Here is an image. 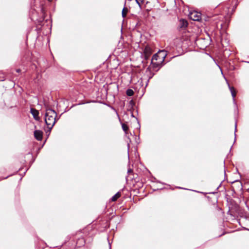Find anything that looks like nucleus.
Returning a JSON list of instances; mask_svg holds the SVG:
<instances>
[{
    "label": "nucleus",
    "instance_id": "3",
    "mask_svg": "<svg viewBox=\"0 0 249 249\" xmlns=\"http://www.w3.org/2000/svg\"><path fill=\"white\" fill-rule=\"evenodd\" d=\"M227 83L228 84L229 89H230V91L231 92V96H232V99H233V102L234 104L236 105V104L235 100V97L236 96V91H235V90L234 88L233 87H231L230 86V84H229V83L227 81Z\"/></svg>",
    "mask_w": 249,
    "mask_h": 249
},
{
    "label": "nucleus",
    "instance_id": "11",
    "mask_svg": "<svg viewBox=\"0 0 249 249\" xmlns=\"http://www.w3.org/2000/svg\"><path fill=\"white\" fill-rule=\"evenodd\" d=\"M120 196L121 194L119 192H118L111 197V199L112 201H115Z\"/></svg>",
    "mask_w": 249,
    "mask_h": 249
},
{
    "label": "nucleus",
    "instance_id": "4",
    "mask_svg": "<svg viewBox=\"0 0 249 249\" xmlns=\"http://www.w3.org/2000/svg\"><path fill=\"white\" fill-rule=\"evenodd\" d=\"M34 136L37 140L41 141L43 136L42 131L38 130H35L34 131Z\"/></svg>",
    "mask_w": 249,
    "mask_h": 249
},
{
    "label": "nucleus",
    "instance_id": "10",
    "mask_svg": "<svg viewBox=\"0 0 249 249\" xmlns=\"http://www.w3.org/2000/svg\"><path fill=\"white\" fill-rule=\"evenodd\" d=\"M160 63H161V62H153V61L151 60V64L152 65V67L154 69H158L157 70L159 69L160 68Z\"/></svg>",
    "mask_w": 249,
    "mask_h": 249
},
{
    "label": "nucleus",
    "instance_id": "12",
    "mask_svg": "<svg viewBox=\"0 0 249 249\" xmlns=\"http://www.w3.org/2000/svg\"><path fill=\"white\" fill-rule=\"evenodd\" d=\"M160 55L159 54V53H155L154 55H153V56H152V59L151 60L152 61H154V60H159V61H160Z\"/></svg>",
    "mask_w": 249,
    "mask_h": 249
},
{
    "label": "nucleus",
    "instance_id": "21",
    "mask_svg": "<svg viewBox=\"0 0 249 249\" xmlns=\"http://www.w3.org/2000/svg\"><path fill=\"white\" fill-rule=\"evenodd\" d=\"M129 144H128V149H129Z\"/></svg>",
    "mask_w": 249,
    "mask_h": 249
},
{
    "label": "nucleus",
    "instance_id": "2",
    "mask_svg": "<svg viewBox=\"0 0 249 249\" xmlns=\"http://www.w3.org/2000/svg\"><path fill=\"white\" fill-rule=\"evenodd\" d=\"M191 18L195 21H199L201 19V14L197 12H193L191 14Z\"/></svg>",
    "mask_w": 249,
    "mask_h": 249
},
{
    "label": "nucleus",
    "instance_id": "17",
    "mask_svg": "<svg viewBox=\"0 0 249 249\" xmlns=\"http://www.w3.org/2000/svg\"><path fill=\"white\" fill-rule=\"evenodd\" d=\"M16 71L18 73L20 72L21 71V70L19 69L16 70Z\"/></svg>",
    "mask_w": 249,
    "mask_h": 249
},
{
    "label": "nucleus",
    "instance_id": "19",
    "mask_svg": "<svg viewBox=\"0 0 249 249\" xmlns=\"http://www.w3.org/2000/svg\"><path fill=\"white\" fill-rule=\"evenodd\" d=\"M132 172V170L131 169H128V171H127V172L128 173H131Z\"/></svg>",
    "mask_w": 249,
    "mask_h": 249
},
{
    "label": "nucleus",
    "instance_id": "7",
    "mask_svg": "<svg viewBox=\"0 0 249 249\" xmlns=\"http://www.w3.org/2000/svg\"><path fill=\"white\" fill-rule=\"evenodd\" d=\"M153 52L152 49L149 46H146L144 50V54L151 55Z\"/></svg>",
    "mask_w": 249,
    "mask_h": 249
},
{
    "label": "nucleus",
    "instance_id": "18",
    "mask_svg": "<svg viewBox=\"0 0 249 249\" xmlns=\"http://www.w3.org/2000/svg\"><path fill=\"white\" fill-rule=\"evenodd\" d=\"M236 128H237V123H235V132L236 131Z\"/></svg>",
    "mask_w": 249,
    "mask_h": 249
},
{
    "label": "nucleus",
    "instance_id": "15",
    "mask_svg": "<svg viewBox=\"0 0 249 249\" xmlns=\"http://www.w3.org/2000/svg\"><path fill=\"white\" fill-rule=\"evenodd\" d=\"M143 0H136V2L138 4L140 9H142L141 3L143 2Z\"/></svg>",
    "mask_w": 249,
    "mask_h": 249
},
{
    "label": "nucleus",
    "instance_id": "22",
    "mask_svg": "<svg viewBox=\"0 0 249 249\" xmlns=\"http://www.w3.org/2000/svg\"><path fill=\"white\" fill-rule=\"evenodd\" d=\"M179 189H183L182 188H181V187H178Z\"/></svg>",
    "mask_w": 249,
    "mask_h": 249
},
{
    "label": "nucleus",
    "instance_id": "9",
    "mask_svg": "<svg viewBox=\"0 0 249 249\" xmlns=\"http://www.w3.org/2000/svg\"><path fill=\"white\" fill-rule=\"evenodd\" d=\"M125 4H126V1L124 2V8L122 10V17L124 18H125V17L126 16V13L128 11V9L125 6Z\"/></svg>",
    "mask_w": 249,
    "mask_h": 249
},
{
    "label": "nucleus",
    "instance_id": "14",
    "mask_svg": "<svg viewBox=\"0 0 249 249\" xmlns=\"http://www.w3.org/2000/svg\"><path fill=\"white\" fill-rule=\"evenodd\" d=\"M122 127L123 130L126 133L128 129L127 125L125 124H122Z\"/></svg>",
    "mask_w": 249,
    "mask_h": 249
},
{
    "label": "nucleus",
    "instance_id": "16",
    "mask_svg": "<svg viewBox=\"0 0 249 249\" xmlns=\"http://www.w3.org/2000/svg\"><path fill=\"white\" fill-rule=\"evenodd\" d=\"M150 55H144V57H145V59H148L149 57H150Z\"/></svg>",
    "mask_w": 249,
    "mask_h": 249
},
{
    "label": "nucleus",
    "instance_id": "6",
    "mask_svg": "<svg viewBox=\"0 0 249 249\" xmlns=\"http://www.w3.org/2000/svg\"><path fill=\"white\" fill-rule=\"evenodd\" d=\"M159 54L160 55V62H162L166 56V53L164 51H159L158 52Z\"/></svg>",
    "mask_w": 249,
    "mask_h": 249
},
{
    "label": "nucleus",
    "instance_id": "13",
    "mask_svg": "<svg viewBox=\"0 0 249 249\" xmlns=\"http://www.w3.org/2000/svg\"><path fill=\"white\" fill-rule=\"evenodd\" d=\"M126 94L127 96H131L134 94V91L131 89H128L126 90Z\"/></svg>",
    "mask_w": 249,
    "mask_h": 249
},
{
    "label": "nucleus",
    "instance_id": "8",
    "mask_svg": "<svg viewBox=\"0 0 249 249\" xmlns=\"http://www.w3.org/2000/svg\"><path fill=\"white\" fill-rule=\"evenodd\" d=\"M188 26V22L186 20L181 19L179 21V27L180 28H186Z\"/></svg>",
    "mask_w": 249,
    "mask_h": 249
},
{
    "label": "nucleus",
    "instance_id": "5",
    "mask_svg": "<svg viewBox=\"0 0 249 249\" xmlns=\"http://www.w3.org/2000/svg\"><path fill=\"white\" fill-rule=\"evenodd\" d=\"M30 112L32 114V115L34 117V118L35 120H38V119H39V117H38L39 112H38V111L35 108H31V109H30Z\"/></svg>",
    "mask_w": 249,
    "mask_h": 249
},
{
    "label": "nucleus",
    "instance_id": "1",
    "mask_svg": "<svg viewBox=\"0 0 249 249\" xmlns=\"http://www.w3.org/2000/svg\"><path fill=\"white\" fill-rule=\"evenodd\" d=\"M56 112L54 110L51 108L46 109L45 122L49 131H51L54 126L56 122Z\"/></svg>",
    "mask_w": 249,
    "mask_h": 249
},
{
    "label": "nucleus",
    "instance_id": "20",
    "mask_svg": "<svg viewBox=\"0 0 249 249\" xmlns=\"http://www.w3.org/2000/svg\"><path fill=\"white\" fill-rule=\"evenodd\" d=\"M109 249H111V246L110 244H109Z\"/></svg>",
    "mask_w": 249,
    "mask_h": 249
}]
</instances>
